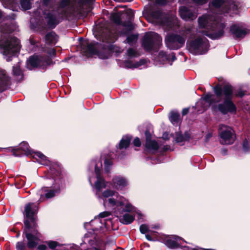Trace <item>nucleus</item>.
<instances>
[{
	"label": "nucleus",
	"instance_id": "35",
	"mask_svg": "<svg viewBox=\"0 0 250 250\" xmlns=\"http://www.w3.org/2000/svg\"><path fill=\"white\" fill-rule=\"evenodd\" d=\"M111 20L117 24H121V16L118 13H113L111 15Z\"/></svg>",
	"mask_w": 250,
	"mask_h": 250
},
{
	"label": "nucleus",
	"instance_id": "10",
	"mask_svg": "<svg viewBox=\"0 0 250 250\" xmlns=\"http://www.w3.org/2000/svg\"><path fill=\"white\" fill-rule=\"evenodd\" d=\"M13 155L15 156H21L31 155L34 158L42 165H47L48 161L46 157L40 152H33L30 148L28 143L22 142L19 146L12 149Z\"/></svg>",
	"mask_w": 250,
	"mask_h": 250
},
{
	"label": "nucleus",
	"instance_id": "12",
	"mask_svg": "<svg viewBox=\"0 0 250 250\" xmlns=\"http://www.w3.org/2000/svg\"><path fill=\"white\" fill-rule=\"evenodd\" d=\"M210 5L215 8H221V14H229L230 16L238 13L240 3L229 0H212Z\"/></svg>",
	"mask_w": 250,
	"mask_h": 250
},
{
	"label": "nucleus",
	"instance_id": "32",
	"mask_svg": "<svg viewBox=\"0 0 250 250\" xmlns=\"http://www.w3.org/2000/svg\"><path fill=\"white\" fill-rule=\"evenodd\" d=\"M13 74L14 76L19 78L21 80L23 77V74L18 64H17L13 67Z\"/></svg>",
	"mask_w": 250,
	"mask_h": 250
},
{
	"label": "nucleus",
	"instance_id": "22",
	"mask_svg": "<svg viewBox=\"0 0 250 250\" xmlns=\"http://www.w3.org/2000/svg\"><path fill=\"white\" fill-rule=\"evenodd\" d=\"M111 185L117 190H122L128 185V180L121 175L115 176L112 179Z\"/></svg>",
	"mask_w": 250,
	"mask_h": 250
},
{
	"label": "nucleus",
	"instance_id": "56",
	"mask_svg": "<svg viewBox=\"0 0 250 250\" xmlns=\"http://www.w3.org/2000/svg\"><path fill=\"white\" fill-rule=\"evenodd\" d=\"M128 29L130 30H131L133 29V27L131 23H129L127 25Z\"/></svg>",
	"mask_w": 250,
	"mask_h": 250
},
{
	"label": "nucleus",
	"instance_id": "1",
	"mask_svg": "<svg viewBox=\"0 0 250 250\" xmlns=\"http://www.w3.org/2000/svg\"><path fill=\"white\" fill-rule=\"evenodd\" d=\"M91 169L94 168L95 176H89V182L93 188V192L99 202H102L105 208L114 209V213L124 224H131L135 219V216L127 212L132 211L133 207L125 197L111 189L103 191L106 187V182L101 176L102 162L95 161L91 162Z\"/></svg>",
	"mask_w": 250,
	"mask_h": 250
},
{
	"label": "nucleus",
	"instance_id": "19",
	"mask_svg": "<svg viewBox=\"0 0 250 250\" xmlns=\"http://www.w3.org/2000/svg\"><path fill=\"white\" fill-rule=\"evenodd\" d=\"M229 32L235 40L244 38L250 32V30L243 25L235 24L230 27Z\"/></svg>",
	"mask_w": 250,
	"mask_h": 250
},
{
	"label": "nucleus",
	"instance_id": "20",
	"mask_svg": "<svg viewBox=\"0 0 250 250\" xmlns=\"http://www.w3.org/2000/svg\"><path fill=\"white\" fill-rule=\"evenodd\" d=\"M179 14L182 19L185 21H190L195 19L197 16V12L187 6H181L179 8Z\"/></svg>",
	"mask_w": 250,
	"mask_h": 250
},
{
	"label": "nucleus",
	"instance_id": "54",
	"mask_svg": "<svg viewBox=\"0 0 250 250\" xmlns=\"http://www.w3.org/2000/svg\"><path fill=\"white\" fill-rule=\"evenodd\" d=\"M191 28H188L185 30V33L187 34L191 32Z\"/></svg>",
	"mask_w": 250,
	"mask_h": 250
},
{
	"label": "nucleus",
	"instance_id": "13",
	"mask_svg": "<svg viewBox=\"0 0 250 250\" xmlns=\"http://www.w3.org/2000/svg\"><path fill=\"white\" fill-rule=\"evenodd\" d=\"M140 56L138 51L133 48H128L124 55L125 60L124 64L126 68H137L146 63V61L145 59H140L138 61H136L134 59Z\"/></svg>",
	"mask_w": 250,
	"mask_h": 250
},
{
	"label": "nucleus",
	"instance_id": "57",
	"mask_svg": "<svg viewBox=\"0 0 250 250\" xmlns=\"http://www.w3.org/2000/svg\"><path fill=\"white\" fill-rule=\"evenodd\" d=\"M169 146H164V148L165 150H167L169 149Z\"/></svg>",
	"mask_w": 250,
	"mask_h": 250
},
{
	"label": "nucleus",
	"instance_id": "37",
	"mask_svg": "<svg viewBox=\"0 0 250 250\" xmlns=\"http://www.w3.org/2000/svg\"><path fill=\"white\" fill-rule=\"evenodd\" d=\"M55 0H42V4L46 7H52L54 5Z\"/></svg>",
	"mask_w": 250,
	"mask_h": 250
},
{
	"label": "nucleus",
	"instance_id": "33",
	"mask_svg": "<svg viewBox=\"0 0 250 250\" xmlns=\"http://www.w3.org/2000/svg\"><path fill=\"white\" fill-rule=\"evenodd\" d=\"M30 0H20L21 8L24 10L30 9L31 8Z\"/></svg>",
	"mask_w": 250,
	"mask_h": 250
},
{
	"label": "nucleus",
	"instance_id": "58",
	"mask_svg": "<svg viewBox=\"0 0 250 250\" xmlns=\"http://www.w3.org/2000/svg\"><path fill=\"white\" fill-rule=\"evenodd\" d=\"M2 15L1 12L0 11V19L1 18Z\"/></svg>",
	"mask_w": 250,
	"mask_h": 250
},
{
	"label": "nucleus",
	"instance_id": "44",
	"mask_svg": "<svg viewBox=\"0 0 250 250\" xmlns=\"http://www.w3.org/2000/svg\"><path fill=\"white\" fill-rule=\"evenodd\" d=\"M137 218L139 222H143V214L141 213L140 211H137Z\"/></svg>",
	"mask_w": 250,
	"mask_h": 250
},
{
	"label": "nucleus",
	"instance_id": "16",
	"mask_svg": "<svg viewBox=\"0 0 250 250\" xmlns=\"http://www.w3.org/2000/svg\"><path fill=\"white\" fill-rule=\"evenodd\" d=\"M186 38V36L170 34L167 35L165 39L166 44L170 50H177L184 45Z\"/></svg>",
	"mask_w": 250,
	"mask_h": 250
},
{
	"label": "nucleus",
	"instance_id": "52",
	"mask_svg": "<svg viewBox=\"0 0 250 250\" xmlns=\"http://www.w3.org/2000/svg\"><path fill=\"white\" fill-rule=\"evenodd\" d=\"M168 133L167 132H165L163 134L162 138L165 140H167V139H168Z\"/></svg>",
	"mask_w": 250,
	"mask_h": 250
},
{
	"label": "nucleus",
	"instance_id": "36",
	"mask_svg": "<svg viewBox=\"0 0 250 250\" xmlns=\"http://www.w3.org/2000/svg\"><path fill=\"white\" fill-rule=\"evenodd\" d=\"M46 243L51 249H54L57 246H60L57 242L54 241H46Z\"/></svg>",
	"mask_w": 250,
	"mask_h": 250
},
{
	"label": "nucleus",
	"instance_id": "43",
	"mask_svg": "<svg viewBox=\"0 0 250 250\" xmlns=\"http://www.w3.org/2000/svg\"><path fill=\"white\" fill-rule=\"evenodd\" d=\"M133 144L136 146H141V141L139 138L136 137L133 141Z\"/></svg>",
	"mask_w": 250,
	"mask_h": 250
},
{
	"label": "nucleus",
	"instance_id": "9",
	"mask_svg": "<svg viewBox=\"0 0 250 250\" xmlns=\"http://www.w3.org/2000/svg\"><path fill=\"white\" fill-rule=\"evenodd\" d=\"M70 2V0H61L58 6L45 14V19L49 27L54 28L63 18L67 17Z\"/></svg>",
	"mask_w": 250,
	"mask_h": 250
},
{
	"label": "nucleus",
	"instance_id": "3",
	"mask_svg": "<svg viewBox=\"0 0 250 250\" xmlns=\"http://www.w3.org/2000/svg\"><path fill=\"white\" fill-rule=\"evenodd\" d=\"M213 89L216 97L209 93H207L197 102L196 104L197 108L201 106L203 110H206L212 104L220 102L221 97L223 95L224 96L223 103L216 106L218 110L223 114H226L228 112L235 113L236 107L231 100L233 96L231 86L226 85L223 88L219 86H216Z\"/></svg>",
	"mask_w": 250,
	"mask_h": 250
},
{
	"label": "nucleus",
	"instance_id": "29",
	"mask_svg": "<svg viewBox=\"0 0 250 250\" xmlns=\"http://www.w3.org/2000/svg\"><path fill=\"white\" fill-rule=\"evenodd\" d=\"M169 120L174 125H177L179 122L180 115L178 112L172 111L170 113Z\"/></svg>",
	"mask_w": 250,
	"mask_h": 250
},
{
	"label": "nucleus",
	"instance_id": "11",
	"mask_svg": "<svg viewBox=\"0 0 250 250\" xmlns=\"http://www.w3.org/2000/svg\"><path fill=\"white\" fill-rule=\"evenodd\" d=\"M187 46L191 53L194 55H201L208 51L209 45L206 37H198L194 40L188 41Z\"/></svg>",
	"mask_w": 250,
	"mask_h": 250
},
{
	"label": "nucleus",
	"instance_id": "24",
	"mask_svg": "<svg viewBox=\"0 0 250 250\" xmlns=\"http://www.w3.org/2000/svg\"><path fill=\"white\" fill-rule=\"evenodd\" d=\"M10 78L5 70H0V92L6 90L10 85Z\"/></svg>",
	"mask_w": 250,
	"mask_h": 250
},
{
	"label": "nucleus",
	"instance_id": "18",
	"mask_svg": "<svg viewBox=\"0 0 250 250\" xmlns=\"http://www.w3.org/2000/svg\"><path fill=\"white\" fill-rule=\"evenodd\" d=\"M220 143L224 145H230L235 140L234 131L229 127L221 125L220 127Z\"/></svg>",
	"mask_w": 250,
	"mask_h": 250
},
{
	"label": "nucleus",
	"instance_id": "45",
	"mask_svg": "<svg viewBox=\"0 0 250 250\" xmlns=\"http://www.w3.org/2000/svg\"><path fill=\"white\" fill-rule=\"evenodd\" d=\"M245 95V93L241 89H239L236 94V95L240 97H242Z\"/></svg>",
	"mask_w": 250,
	"mask_h": 250
},
{
	"label": "nucleus",
	"instance_id": "4",
	"mask_svg": "<svg viewBox=\"0 0 250 250\" xmlns=\"http://www.w3.org/2000/svg\"><path fill=\"white\" fill-rule=\"evenodd\" d=\"M46 177L53 183L52 186L50 187H42L38 191L37 196L39 197L37 200L38 205L44 202L45 199L54 197L64 186V180L61 176L60 168L58 165H55L50 167Z\"/></svg>",
	"mask_w": 250,
	"mask_h": 250
},
{
	"label": "nucleus",
	"instance_id": "6",
	"mask_svg": "<svg viewBox=\"0 0 250 250\" xmlns=\"http://www.w3.org/2000/svg\"><path fill=\"white\" fill-rule=\"evenodd\" d=\"M38 211V207L34 203H29L25 206L23 212L25 218L24 233L28 241L27 246L29 249L35 248L40 241L41 234L37 230H30V223L33 224V226L35 225L36 215Z\"/></svg>",
	"mask_w": 250,
	"mask_h": 250
},
{
	"label": "nucleus",
	"instance_id": "40",
	"mask_svg": "<svg viewBox=\"0 0 250 250\" xmlns=\"http://www.w3.org/2000/svg\"><path fill=\"white\" fill-rule=\"evenodd\" d=\"M145 136L146 139V142L149 141L151 140V135L149 130H146L145 131Z\"/></svg>",
	"mask_w": 250,
	"mask_h": 250
},
{
	"label": "nucleus",
	"instance_id": "51",
	"mask_svg": "<svg viewBox=\"0 0 250 250\" xmlns=\"http://www.w3.org/2000/svg\"><path fill=\"white\" fill-rule=\"evenodd\" d=\"M146 239L147 240L150 241H152L153 240V239L152 238V237L151 236V235L148 234H146Z\"/></svg>",
	"mask_w": 250,
	"mask_h": 250
},
{
	"label": "nucleus",
	"instance_id": "39",
	"mask_svg": "<svg viewBox=\"0 0 250 250\" xmlns=\"http://www.w3.org/2000/svg\"><path fill=\"white\" fill-rule=\"evenodd\" d=\"M25 247V244L23 242H18L16 244V248L18 250H23Z\"/></svg>",
	"mask_w": 250,
	"mask_h": 250
},
{
	"label": "nucleus",
	"instance_id": "23",
	"mask_svg": "<svg viewBox=\"0 0 250 250\" xmlns=\"http://www.w3.org/2000/svg\"><path fill=\"white\" fill-rule=\"evenodd\" d=\"M181 240L185 241L178 236L172 235L166 237L164 240V243L168 248L173 249L181 246Z\"/></svg>",
	"mask_w": 250,
	"mask_h": 250
},
{
	"label": "nucleus",
	"instance_id": "34",
	"mask_svg": "<svg viewBox=\"0 0 250 250\" xmlns=\"http://www.w3.org/2000/svg\"><path fill=\"white\" fill-rule=\"evenodd\" d=\"M112 165V161L110 159H105L104 161V169L105 172H109Z\"/></svg>",
	"mask_w": 250,
	"mask_h": 250
},
{
	"label": "nucleus",
	"instance_id": "26",
	"mask_svg": "<svg viewBox=\"0 0 250 250\" xmlns=\"http://www.w3.org/2000/svg\"><path fill=\"white\" fill-rule=\"evenodd\" d=\"M58 40V37L53 31H51L46 34L45 36V41L47 44L50 45L55 44Z\"/></svg>",
	"mask_w": 250,
	"mask_h": 250
},
{
	"label": "nucleus",
	"instance_id": "21",
	"mask_svg": "<svg viewBox=\"0 0 250 250\" xmlns=\"http://www.w3.org/2000/svg\"><path fill=\"white\" fill-rule=\"evenodd\" d=\"M157 59L158 61L160 62V63L163 64L168 63L170 65H171L172 62H174L176 58L173 52L167 54L164 51H160L159 53Z\"/></svg>",
	"mask_w": 250,
	"mask_h": 250
},
{
	"label": "nucleus",
	"instance_id": "47",
	"mask_svg": "<svg viewBox=\"0 0 250 250\" xmlns=\"http://www.w3.org/2000/svg\"><path fill=\"white\" fill-rule=\"evenodd\" d=\"M47 247L45 245H40L37 247L38 250H45Z\"/></svg>",
	"mask_w": 250,
	"mask_h": 250
},
{
	"label": "nucleus",
	"instance_id": "48",
	"mask_svg": "<svg viewBox=\"0 0 250 250\" xmlns=\"http://www.w3.org/2000/svg\"><path fill=\"white\" fill-rule=\"evenodd\" d=\"M212 134L210 133H208L205 137V141L208 142L211 137Z\"/></svg>",
	"mask_w": 250,
	"mask_h": 250
},
{
	"label": "nucleus",
	"instance_id": "53",
	"mask_svg": "<svg viewBox=\"0 0 250 250\" xmlns=\"http://www.w3.org/2000/svg\"><path fill=\"white\" fill-rule=\"evenodd\" d=\"M221 154L223 155H225L227 154V150L225 148H223L221 149Z\"/></svg>",
	"mask_w": 250,
	"mask_h": 250
},
{
	"label": "nucleus",
	"instance_id": "31",
	"mask_svg": "<svg viewBox=\"0 0 250 250\" xmlns=\"http://www.w3.org/2000/svg\"><path fill=\"white\" fill-rule=\"evenodd\" d=\"M137 39L138 35L134 34L129 35L127 36L126 40L124 42L131 45L136 42Z\"/></svg>",
	"mask_w": 250,
	"mask_h": 250
},
{
	"label": "nucleus",
	"instance_id": "50",
	"mask_svg": "<svg viewBox=\"0 0 250 250\" xmlns=\"http://www.w3.org/2000/svg\"><path fill=\"white\" fill-rule=\"evenodd\" d=\"M49 54L50 56H54L56 54V50L54 49H52L50 51Z\"/></svg>",
	"mask_w": 250,
	"mask_h": 250
},
{
	"label": "nucleus",
	"instance_id": "30",
	"mask_svg": "<svg viewBox=\"0 0 250 250\" xmlns=\"http://www.w3.org/2000/svg\"><path fill=\"white\" fill-rule=\"evenodd\" d=\"M158 229L159 228L158 226L152 225L150 227L145 224L141 225L140 226V230L142 234H146V232L150 231L149 229Z\"/></svg>",
	"mask_w": 250,
	"mask_h": 250
},
{
	"label": "nucleus",
	"instance_id": "49",
	"mask_svg": "<svg viewBox=\"0 0 250 250\" xmlns=\"http://www.w3.org/2000/svg\"><path fill=\"white\" fill-rule=\"evenodd\" d=\"M189 108H184L182 110V113L183 115H185L188 112Z\"/></svg>",
	"mask_w": 250,
	"mask_h": 250
},
{
	"label": "nucleus",
	"instance_id": "27",
	"mask_svg": "<svg viewBox=\"0 0 250 250\" xmlns=\"http://www.w3.org/2000/svg\"><path fill=\"white\" fill-rule=\"evenodd\" d=\"M146 149L148 152L154 153L159 148L158 143L154 140H150L146 142Z\"/></svg>",
	"mask_w": 250,
	"mask_h": 250
},
{
	"label": "nucleus",
	"instance_id": "7",
	"mask_svg": "<svg viewBox=\"0 0 250 250\" xmlns=\"http://www.w3.org/2000/svg\"><path fill=\"white\" fill-rule=\"evenodd\" d=\"M198 21L199 27L207 30L199 31L202 34L212 40H218L223 36L226 25L220 22L216 16L205 15L199 17Z\"/></svg>",
	"mask_w": 250,
	"mask_h": 250
},
{
	"label": "nucleus",
	"instance_id": "8",
	"mask_svg": "<svg viewBox=\"0 0 250 250\" xmlns=\"http://www.w3.org/2000/svg\"><path fill=\"white\" fill-rule=\"evenodd\" d=\"M116 39L111 38L103 39V44L96 42L87 43L86 45L84 43L82 44V48L83 51L87 54L97 55L102 59H105L108 58V51L113 49L112 44Z\"/></svg>",
	"mask_w": 250,
	"mask_h": 250
},
{
	"label": "nucleus",
	"instance_id": "55",
	"mask_svg": "<svg viewBox=\"0 0 250 250\" xmlns=\"http://www.w3.org/2000/svg\"><path fill=\"white\" fill-rule=\"evenodd\" d=\"M113 50L118 53H122L123 51L121 48L117 47H116V49H114Z\"/></svg>",
	"mask_w": 250,
	"mask_h": 250
},
{
	"label": "nucleus",
	"instance_id": "41",
	"mask_svg": "<svg viewBox=\"0 0 250 250\" xmlns=\"http://www.w3.org/2000/svg\"><path fill=\"white\" fill-rule=\"evenodd\" d=\"M2 1L5 3H7L12 6H13V5L15 4H16V0H2Z\"/></svg>",
	"mask_w": 250,
	"mask_h": 250
},
{
	"label": "nucleus",
	"instance_id": "25",
	"mask_svg": "<svg viewBox=\"0 0 250 250\" xmlns=\"http://www.w3.org/2000/svg\"><path fill=\"white\" fill-rule=\"evenodd\" d=\"M190 136L188 132H185L183 134L181 132H177L175 134V140L176 143L180 145H183L186 141L189 140Z\"/></svg>",
	"mask_w": 250,
	"mask_h": 250
},
{
	"label": "nucleus",
	"instance_id": "59",
	"mask_svg": "<svg viewBox=\"0 0 250 250\" xmlns=\"http://www.w3.org/2000/svg\"><path fill=\"white\" fill-rule=\"evenodd\" d=\"M184 248H188H188L187 247H184Z\"/></svg>",
	"mask_w": 250,
	"mask_h": 250
},
{
	"label": "nucleus",
	"instance_id": "14",
	"mask_svg": "<svg viewBox=\"0 0 250 250\" xmlns=\"http://www.w3.org/2000/svg\"><path fill=\"white\" fill-rule=\"evenodd\" d=\"M162 38L155 32L146 33L143 38L142 45L147 51H151L159 48L162 45Z\"/></svg>",
	"mask_w": 250,
	"mask_h": 250
},
{
	"label": "nucleus",
	"instance_id": "28",
	"mask_svg": "<svg viewBox=\"0 0 250 250\" xmlns=\"http://www.w3.org/2000/svg\"><path fill=\"white\" fill-rule=\"evenodd\" d=\"M131 139V137L129 135L123 136L119 144V149H122L123 148H126L128 147Z\"/></svg>",
	"mask_w": 250,
	"mask_h": 250
},
{
	"label": "nucleus",
	"instance_id": "15",
	"mask_svg": "<svg viewBox=\"0 0 250 250\" xmlns=\"http://www.w3.org/2000/svg\"><path fill=\"white\" fill-rule=\"evenodd\" d=\"M147 20L154 24L165 26L168 22L166 15L159 7H152L147 12Z\"/></svg>",
	"mask_w": 250,
	"mask_h": 250
},
{
	"label": "nucleus",
	"instance_id": "2",
	"mask_svg": "<svg viewBox=\"0 0 250 250\" xmlns=\"http://www.w3.org/2000/svg\"><path fill=\"white\" fill-rule=\"evenodd\" d=\"M110 215L109 211L101 212L90 222L84 224V227L89 230L85 234L80 244L81 250H104V244L98 236V231L106 227L107 220L105 218Z\"/></svg>",
	"mask_w": 250,
	"mask_h": 250
},
{
	"label": "nucleus",
	"instance_id": "5",
	"mask_svg": "<svg viewBox=\"0 0 250 250\" xmlns=\"http://www.w3.org/2000/svg\"><path fill=\"white\" fill-rule=\"evenodd\" d=\"M13 30V27L8 23L0 24V32L2 34L0 39V52L7 62L11 61L12 57L16 55L20 50L19 39L7 35Z\"/></svg>",
	"mask_w": 250,
	"mask_h": 250
},
{
	"label": "nucleus",
	"instance_id": "42",
	"mask_svg": "<svg viewBox=\"0 0 250 250\" xmlns=\"http://www.w3.org/2000/svg\"><path fill=\"white\" fill-rule=\"evenodd\" d=\"M167 2V0H156L155 1V4L159 5H165Z\"/></svg>",
	"mask_w": 250,
	"mask_h": 250
},
{
	"label": "nucleus",
	"instance_id": "17",
	"mask_svg": "<svg viewBox=\"0 0 250 250\" xmlns=\"http://www.w3.org/2000/svg\"><path fill=\"white\" fill-rule=\"evenodd\" d=\"M50 63V59L48 56H33L29 58L27 61V67L31 70L34 68H44Z\"/></svg>",
	"mask_w": 250,
	"mask_h": 250
},
{
	"label": "nucleus",
	"instance_id": "38",
	"mask_svg": "<svg viewBox=\"0 0 250 250\" xmlns=\"http://www.w3.org/2000/svg\"><path fill=\"white\" fill-rule=\"evenodd\" d=\"M243 149L245 152H248L250 150V146L248 141L245 139L243 143Z\"/></svg>",
	"mask_w": 250,
	"mask_h": 250
},
{
	"label": "nucleus",
	"instance_id": "46",
	"mask_svg": "<svg viewBox=\"0 0 250 250\" xmlns=\"http://www.w3.org/2000/svg\"><path fill=\"white\" fill-rule=\"evenodd\" d=\"M91 0H79V3L81 5H83L90 2Z\"/></svg>",
	"mask_w": 250,
	"mask_h": 250
}]
</instances>
